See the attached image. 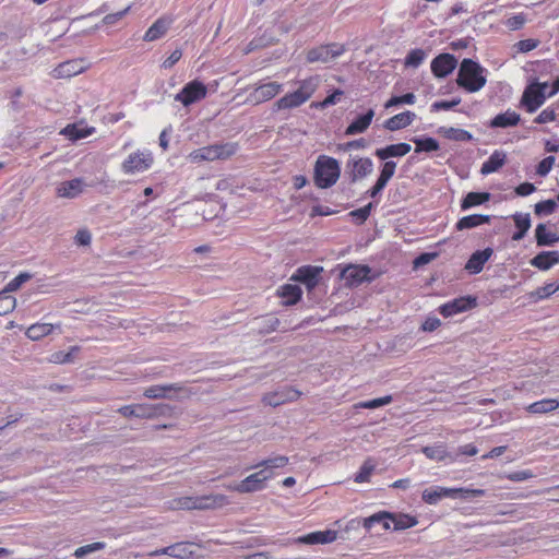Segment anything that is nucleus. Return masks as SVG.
Returning a JSON list of instances; mask_svg holds the SVG:
<instances>
[{
	"label": "nucleus",
	"mask_w": 559,
	"mask_h": 559,
	"mask_svg": "<svg viewBox=\"0 0 559 559\" xmlns=\"http://www.w3.org/2000/svg\"><path fill=\"white\" fill-rule=\"evenodd\" d=\"M288 462L289 460L285 455L264 460L254 466L260 471L250 474L238 484L229 485L227 489L240 493L260 491L265 488L266 481L275 476V469L285 467Z\"/></svg>",
	"instance_id": "obj_1"
},
{
	"label": "nucleus",
	"mask_w": 559,
	"mask_h": 559,
	"mask_svg": "<svg viewBox=\"0 0 559 559\" xmlns=\"http://www.w3.org/2000/svg\"><path fill=\"white\" fill-rule=\"evenodd\" d=\"M319 85V75H312L300 81L296 91L285 94L274 103V110H287L304 105L312 97Z\"/></svg>",
	"instance_id": "obj_2"
},
{
	"label": "nucleus",
	"mask_w": 559,
	"mask_h": 559,
	"mask_svg": "<svg viewBox=\"0 0 559 559\" xmlns=\"http://www.w3.org/2000/svg\"><path fill=\"white\" fill-rule=\"evenodd\" d=\"M486 82V69L472 59H463L457 73V85L469 93H475L480 91Z\"/></svg>",
	"instance_id": "obj_3"
},
{
	"label": "nucleus",
	"mask_w": 559,
	"mask_h": 559,
	"mask_svg": "<svg viewBox=\"0 0 559 559\" xmlns=\"http://www.w3.org/2000/svg\"><path fill=\"white\" fill-rule=\"evenodd\" d=\"M236 151L237 145L234 143L213 144L193 150L188 154L187 159L192 164L224 160L233 156Z\"/></svg>",
	"instance_id": "obj_4"
},
{
	"label": "nucleus",
	"mask_w": 559,
	"mask_h": 559,
	"mask_svg": "<svg viewBox=\"0 0 559 559\" xmlns=\"http://www.w3.org/2000/svg\"><path fill=\"white\" fill-rule=\"evenodd\" d=\"M485 495L483 489H468V488H447L441 486H433L423 491V500L428 504H437L443 498L452 499H468L471 497H480Z\"/></svg>",
	"instance_id": "obj_5"
},
{
	"label": "nucleus",
	"mask_w": 559,
	"mask_h": 559,
	"mask_svg": "<svg viewBox=\"0 0 559 559\" xmlns=\"http://www.w3.org/2000/svg\"><path fill=\"white\" fill-rule=\"evenodd\" d=\"M341 175L338 162L325 155L318 157L314 167V181L321 189H326L336 183Z\"/></svg>",
	"instance_id": "obj_6"
},
{
	"label": "nucleus",
	"mask_w": 559,
	"mask_h": 559,
	"mask_svg": "<svg viewBox=\"0 0 559 559\" xmlns=\"http://www.w3.org/2000/svg\"><path fill=\"white\" fill-rule=\"evenodd\" d=\"M556 93L547 83H532L523 92L521 106L530 114L535 112L546 99Z\"/></svg>",
	"instance_id": "obj_7"
},
{
	"label": "nucleus",
	"mask_w": 559,
	"mask_h": 559,
	"mask_svg": "<svg viewBox=\"0 0 559 559\" xmlns=\"http://www.w3.org/2000/svg\"><path fill=\"white\" fill-rule=\"evenodd\" d=\"M154 164V155L147 148L136 150L130 153L121 163V171L133 176L147 171Z\"/></svg>",
	"instance_id": "obj_8"
},
{
	"label": "nucleus",
	"mask_w": 559,
	"mask_h": 559,
	"mask_svg": "<svg viewBox=\"0 0 559 559\" xmlns=\"http://www.w3.org/2000/svg\"><path fill=\"white\" fill-rule=\"evenodd\" d=\"M227 503L228 499L224 495L182 497L174 501V508L181 510H205L223 507Z\"/></svg>",
	"instance_id": "obj_9"
},
{
	"label": "nucleus",
	"mask_w": 559,
	"mask_h": 559,
	"mask_svg": "<svg viewBox=\"0 0 559 559\" xmlns=\"http://www.w3.org/2000/svg\"><path fill=\"white\" fill-rule=\"evenodd\" d=\"M282 91L283 84L275 81L258 83L249 93L246 102L251 105H259L273 99Z\"/></svg>",
	"instance_id": "obj_10"
},
{
	"label": "nucleus",
	"mask_w": 559,
	"mask_h": 559,
	"mask_svg": "<svg viewBox=\"0 0 559 559\" xmlns=\"http://www.w3.org/2000/svg\"><path fill=\"white\" fill-rule=\"evenodd\" d=\"M207 87L199 80L187 83L182 90L175 95V100L188 107L206 97Z\"/></svg>",
	"instance_id": "obj_11"
},
{
	"label": "nucleus",
	"mask_w": 559,
	"mask_h": 559,
	"mask_svg": "<svg viewBox=\"0 0 559 559\" xmlns=\"http://www.w3.org/2000/svg\"><path fill=\"white\" fill-rule=\"evenodd\" d=\"M345 52L344 45L331 44L313 48L307 53V61L310 63L322 62L326 63L333 59L342 56Z\"/></svg>",
	"instance_id": "obj_12"
},
{
	"label": "nucleus",
	"mask_w": 559,
	"mask_h": 559,
	"mask_svg": "<svg viewBox=\"0 0 559 559\" xmlns=\"http://www.w3.org/2000/svg\"><path fill=\"white\" fill-rule=\"evenodd\" d=\"M476 306V298L472 296H463L455 298L447 304L439 307V312L444 317L449 318L457 313L467 311Z\"/></svg>",
	"instance_id": "obj_13"
},
{
	"label": "nucleus",
	"mask_w": 559,
	"mask_h": 559,
	"mask_svg": "<svg viewBox=\"0 0 559 559\" xmlns=\"http://www.w3.org/2000/svg\"><path fill=\"white\" fill-rule=\"evenodd\" d=\"M85 188L86 183L82 178L61 181L56 186V195L61 199H75L84 192Z\"/></svg>",
	"instance_id": "obj_14"
},
{
	"label": "nucleus",
	"mask_w": 559,
	"mask_h": 559,
	"mask_svg": "<svg viewBox=\"0 0 559 559\" xmlns=\"http://www.w3.org/2000/svg\"><path fill=\"white\" fill-rule=\"evenodd\" d=\"M457 60L451 53H441L437 56L430 64L431 72L437 78H445L456 68Z\"/></svg>",
	"instance_id": "obj_15"
},
{
	"label": "nucleus",
	"mask_w": 559,
	"mask_h": 559,
	"mask_svg": "<svg viewBox=\"0 0 559 559\" xmlns=\"http://www.w3.org/2000/svg\"><path fill=\"white\" fill-rule=\"evenodd\" d=\"M349 168L350 178L353 181H357L368 177L373 170V163L368 157H352L347 163Z\"/></svg>",
	"instance_id": "obj_16"
},
{
	"label": "nucleus",
	"mask_w": 559,
	"mask_h": 559,
	"mask_svg": "<svg viewBox=\"0 0 559 559\" xmlns=\"http://www.w3.org/2000/svg\"><path fill=\"white\" fill-rule=\"evenodd\" d=\"M87 68V63L83 59L68 60L60 63L52 71L56 79H69L82 73Z\"/></svg>",
	"instance_id": "obj_17"
},
{
	"label": "nucleus",
	"mask_w": 559,
	"mask_h": 559,
	"mask_svg": "<svg viewBox=\"0 0 559 559\" xmlns=\"http://www.w3.org/2000/svg\"><path fill=\"white\" fill-rule=\"evenodd\" d=\"M370 269L367 265H348L342 273L341 277L350 286H357L369 280Z\"/></svg>",
	"instance_id": "obj_18"
},
{
	"label": "nucleus",
	"mask_w": 559,
	"mask_h": 559,
	"mask_svg": "<svg viewBox=\"0 0 559 559\" xmlns=\"http://www.w3.org/2000/svg\"><path fill=\"white\" fill-rule=\"evenodd\" d=\"M174 23V17L171 15H163L157 19L145 32L143 39L145 41H154L162 38L170 25Z\"/></svg>",
	"instance_id": "obj_19"
},
{
	"label": "nucleus",
	"mask_w": 559,
	"mask_h": 559,
	"mask_svg": "<svg viewBox=\"0 0 559 559\" xmlns=\"http://www.w3.org/2000/svg\"><path fill=\"white\" fill-rule=\"evenodd\" d=\"M322 271L323 269L321 266H301L292 276V280L301 282L308 289H312L318 284V276Z\"/></svg>",
	"instance_id": "obj_20"
},
{
	"label": "nucleus",
	"mask_w": 559,
	"mask_h": 559,
	"mask_svg": "<svg viewBox=\"0 0 559 559\" xmlns=\"http://www.w3.org/2000/svg\"><path fill=\"white\" fill-rule=\"evenodd\" d=\"M493 250L486 248L474 252L465 264V270L469 274H478L483 271L485 263L492 257Z\"/></svg>",
	"instance_id": "obj_21"
},
{
	"label": "nucleus",
	"mask_w": 559,
	"mask_h": 559,
	"mask_svg": "<svg viewBox=\"0 0 559 559\" xmlns=\"http://www.w3.org/2000/svg\"><path fill=\"white\" fill-rule=\"evenodd\" d=\"M337 539V532L334 530H326V531H317L309 533L305 536H300L297 538L298 543L301 544H330Z\"/></svg>",
	"instance_id": "obj_22"
},
{
	"label": "nucleus",
	"mask_w": 559,
	"mask_h": 559,
	"mask_svg": "<svg viewBox=\"0 0 559 559\" xmlns=\"http://www.w3.org/2000/svg\"><path fill=\"white\" fill-rule=\"evenodd\" d=\"M94 132H95L94 127H88V126L84 124L83 122H79V123L68 124L60 131V134L64 135L66 138H68L71 141H76V140L85 139V138L92 135Z\"/></svg>",
	"instance_id": "obj_23"
},
{
	"label": "nucleus",
	"mask_w": 559,
	"mask_h": 559,
	"mask_svg": "<svg viewBox=\"0 0 559 559\" xmlns=\"http://www.w3.org/2000/svg\"><path fill=\"white\" fill-rule=\"evenodd\" d=\"M421 452L431 461L442 462L447 459H449L450 462L455 461V457H452V454L448 451L447 444L443 442H437L432 445L424 447Z\"/></svg>",
	"instance_id": "obj_24"
},
{
	"label": "nucleus",
	"mask_w": 559,
	"mask_h": 559,
	"mask_svg": "<svg viewBox=\"0 0 559 559\" xmlns=\"http://www.w3.org/2000/svg\"><path fill=\"white\" fill-rule=\"evenodd\" d=\"M412 150L408 143L391 144L385 147L377 148L376 156L382 160H386L391 157H403L408 154Z\"/></svg>",
	"instance_id": "obj_25"
},
{
	"label": "nucleus",
	"mask_w": 559,
	"mask_h": 559,
	"mask_svg": "<svg viewBox=\"0 0 559 559\" xmlns=\"http://www.w3.org/2000/svg\"><path fill=\"white\" fill-rule=\"evenodd\" d=\"M55 330L61 332V324L41 323L37 322L32 324L26 330V336L32 341H39L43 337L51 334Z\"/></svg>",
	"instance_id": "obj_26"
},
{
	"label": "nucleus",
	"mask_w": 559,
	"mask_h": 559,
	"mask_svg": "<svg viewBox=\"0 0 559 559\" xmlns=\"http://www.w3.org/2000/svg\"><path fill=\"white\" fill-rule=\"evenodd\" d=\"M557 264H559L558 251H543L531 260V265L542 271H547Z\"/></svg>",
	"instance_id": "obj_27"
},
{
	"label": "nucleus",
	"mask_w": 559,
	"mask_h": 559,
	"mask_svg": "<svg viewBox=\"0 0 559 559\" xmlns=\"http://www.w3.org/2000/svg\"><path fill=\"white\" fill-rule=\"evenodd\" d=\"M416 115L413 111H404L389 118L384 122V128L389 131H397L412 124Z\"/></svg>",
	"instance_id": "obj_28"
},
{
	"label": "nucleus",
	"mask_w": 559,
	"mask_h": 559,
	"mask_svg": "<svg viewBox=\"0 0 559 559\" xmlns=\"http://www.w3.org/2000/svg\"><path fill=\"white\" fill-rule=\"evenodd\" d=\"M374 117L373 109H369L365 115L357 117L345 130L346 135H355L365 132Z\"/></svg>",
	"instance_id": "obj_29"
},
{
	"label": "nucleus",
	"mask_w": 559,
	"mask_h": 559,
	"mask_svg": "<svg viewBox=\"0 0 559 559\" xmlns=\"http://www.w3.org/2000/svg\"><path fill=\"white\" fill-rule=\"evenodd\" d=\"M299 393L295 390H282L272 393H267L263 396V402L271 406H278L288 401L295 400Z\"/></svg>",
	"instance_id": "obj_30"
},
{
	"label": "nucleus",
	"mask_w": 559,
	"mask_h": 559,
	"mask_svg": "<svg viewBox=\"0 0 559 559\" xmlns=\"http://www.w3.org/2000/svg\"><path fill=\"white\" fill-rule=\"evenodd\" d=\"M521 120L520 115L511 109H508L507 111L497 115L491 121L490 127L491 128H509V127H515Z\"/></svg>",
	"instance_id": "obj_31"
},
{
	"label": "nucleus",
	"mask_w": 559,
	"mask_h": 559,
	"mask_svg": "<svg viewBox=\"0 0 559 559\" xmlns=\"http://www.w3.org/2000/svg\"><path fill=\"white\" fill-rule=\"evenodd\" d=\"M506 153L502 151H495L489 158L483 163L480 174L486 176L497 171L506 163Z\"/></svg>",
	"instance_id": "obj_32"
},
{
	"label": "nucleus",
	"mask_w": 559,
	"mask_h": 559,
	"mask_svg": "<svg viewBox=\"0 0 559 559\" xmlns=\"http://www.w3.org/2000/svg\"><path fill=\"white\" fill-rule=\"evenodd\" d=\"M438 134L456 142H468L473 140L472 133L464 129L454 128V127H440L438 128Z\"/></svg>",
	"instance_id": "obj_33"
},
{
	"label": "nucleus",
	"mask_w": 559,
	"mask_h": 559,
	"mask_svg": "<svg viewBox=\"0 0 559 559\" xmlns=\"http://www.w3.org/2000/svg\"><path fill=\"white\" fill-rule=\"evenodd\" d=\"M559 408V401L556 399H544L530 404L526 411L531 414L542 415Z\"/></svg>",
	"instance_id": "obj_34"
},
{
	"label": "nucleus",
	"mask_w": 559,
	"mask_h": 559,
	"mask_svg": "<svg viewBox=\"0 0 559 559\" xmlns=\"http://www.w3.org/2000/svg\"><path fill=\"white\" fill-rule=\"evenodd\" d=\"M535 237L539 247L551 246L559 241V236L548 230L545 224H538L536 226Z\"/></svg>",
	"instance_id": "obj_35"
},
{
	"label": "nucleus",
	"mask_w": 559,
	"mask_h": 559,
	"mask_svg": "<svg viewBox=\"0 0 559 559\" xmlns=\"http://www.w3.org/2000/svg\"><path fill=\"white\" fill-rule=\"evenodd\" d=\"M489 222H490L489 215L472 214V215L462 217L456 223V229H459V230L471 229V228L487 224Z\"/></svg>",
	"instance_id": "obj_36"
},
{
	"label": "nucleus",
	"mask_w": 559,
	"mask_h": 559,
	"mask_svg": "<svg viewBox=\"0 0 559 559\" xmlns=\"http://www.w3.org/2000/svg\"><path fill=\"white\" fill-rule=\"evenodd\" d=\"M285 305H295L302 296L301 288L296 284H285L278 290Z\"/></svg>",
	"instance_id": "obj_37"
},
{
	"label": "nucleus",
	"mask_w": 559,
	"mask_h": 559,
	"mask_svg": "<svg viewBox=\"0 0 559 559\" xmlns=\"http://www.w3.org/2000/svg\"><path fill=\"white\" fill-rule=\"evenodd\" d=\"M376 524H381L384 530L391 528V519L389 512H378L371 516L362 519V526L370 531Z\"/></svg>",
	"instance_id": "obj_38"
},
{
	"label": "nucleus",
	"mask_w": 559,
	"mask_h": 559,
	"mask_svg": "<svg viewBox=\"0 0 559 559\" xmlns=\"http://www.w3.org/2000/svg\"><path fill=\"white\" fill-rule=\"evenodd\" d=\"M490 198V194L487 192H469L463 199L461 207L462 210H467L477 205H480L487 202Z\"/></svg>",
	"instance_id": "obj_39"
},
{
	"label": "nucleus",
	"mask_w": 559,
	"mask_h": 559,
	"mask_svg": "<svg viewBox=\"0 0 559 559\" xmlns=\"http://www.w3.org/2000/svg\"><path fill=\"white\" fill-rule=\"evenodd\" d=\"M559 118V103L551 104L547 108L540 111L535 118L534 122L544 124L554 122Z\"/></svg>",
	"instance_id": "obj_40"
},
{
	"label": "nucleus",
	"mask_w": 559,
	"mask_h": 559,
	"mask_svg": "<svg viewBox=\"0 0 559 559\" xmlns=\"http://www.w3.org/2000/svg\"><path fill=\"white\" fill-rule=\"evenodd\" d=\"M390 519H391V527H393L396 531L409 528L417 524V520L414 516H411L408 514L393 515L390 513Z\"/></svg>",
	"instance_id": "obj_41"
},
{
	"label": "nucleus",
	"mask_w": 559,
	"mask_h": 559,
	"mask_svg": "<svg viewBox=\"0 0 559 559\" xmlns=\"http://www.w3.org/2000/svg\"><path fill=\"white\" fill-rule=\"evenodd\" d=\"M193 555L192 545L189 543H177L169 546V556L177 559H188Z\"/></svg>",
	"instance_id": "obj_42"
},
{
	"label": "nucleus",
	"mask_w": 559,
	"mask_h": 559,
	"mask_svg": "<svg viewBox=\"0 0 559 559\" xmlns=\"http://www.w3.org/2000/svg\"><path fill=\"white\" fill-rule=\"evenodd\" d=\"M558 292V287H556L555 282L546 283L544 286L538 287L536 290L530 294V298L537 302L539 300L546 299Z\"/></svg>",
	"instance_id": "obj_43"
},
{
	"label": "nucleus",
	"mask_w": 559,
	"mask_h": 559,
	"mask_svg": "<svg viewBox=\"0 0 559 559\" xmlns=\"http://www.w3.org/2000/svg\"><path fill=\"white\" fill-rule=\"evenodd\" d=\"M427 58V52L424 49L416 48L411 50L405 57L404 64L408 68L419 67Z\"/></svg>",
	"instance_id": "obj_44"
},
{
	"label": "nucleus",
	"mask_w": 559,
	"mask_h": 559,
	"mask_svg": "<svg viewBox=\"0 0 559 559\" xmlns=\"http://www.w3.org/2000/svg\"><path fill=\"white\" fill-rule=\"evenodd\" d=\"M413 142L416 144L415 152H435L439 150V143L433 138H415Z\"/></svg>",
	"instance_id": "obj_45"
},
{
	"label": "nucleus",
	"mask_w": 559,
	"mask_h": 559,
	"mask_svg": "<svg viewBox=\"0 0 559 559\" xmlns=\"http://www.w3.org/2000/svg\"><path fill=\"white\" fill-rule=\"evenodd\" d=\"M416 103V96L413 93H407L402 96H393L388 99L384 104L385 109H390L393 107L402 106V105H414Z\"/></svg>",
	"instance_id": "obj_46"
},
{
	"label": "nucleus",
	"mask_w": 559,
	"mask_h": 559,
	"mask_svg": "<svg viewBox=\"0 0 559 559\" xmlns=\"http://www.w3.org/2000/svg\"><path fill=\"white\" fill-rule=\"evenodd\" d=\"M79 352V347L73 346L68 352L59 350L51 354L49 361L52 364H66L73 359V356Z\"/></svg>",
	"instance_id": "obj_47"
},
{
	"label": "nucleus",
	"mask_w": 559,
	"mask_h": 559,
	"mask_svg": "<svg viewBox=\"0 0 559 559\" xmlns=\"http://www.w3.org/2000/svg\"><path fill=\"white\" fill-rule=\"evenodd\" d=\"M16 307V299L8 293L1 292L0 293V316H4L11 311L14 310Z\"/></svg>",
	"instance_id": "obj_48"
},
{
	"label": "nucleus",
	"mask_w": 559,
	"mask_h": 559,
	"mask_svg": "<svg viewBox=\"0 0 559 559\" xmlns=\"http://www.w3.org/2000/svg\"><path fill=\"white\" fill-rule=\"evenodd\" d=\"M374 467L376 465L370 460L366 461L356 474L355 481L359 484L368 481Z\"/></svg>",
	"instance_id": "obj_49"
},
{
	"label": "nucleus",
	"mask_w": 559,
	"mask_h": 559,
	"mask_svg": "<svg viewBox=\"0 0 559 559\" xmlns=\"http://www.w3.org/2000/svg\"><path fill=\"white\" fill-rule=\"evenodd\" d=\"M396 169V163L393 160H385L382 165L380 176L378 178L379 181H382L384 185H388L390 179L394 176Z\"/></svg>",
	"instance_id": "obj_50"
},
{
	"label": "nucleus",
	"mask_w": 559,
	"mask_h": 559,
	"mask_svg": "<svg viewBox=\"0 0 559 559\" xmlns=\"http://www.w3.org/2000/svg\"><path fill=\"white\" fill-rule=\"evenodd\" d=\"M373 207V204L372 203H368L367 205L360 207V209H357V210H354L352 212H349V216L357 223V224H362L364 222L367 221V218L369 217L370 215V212Z\"/></svg>",
	"instance_id": "obj_51"
},
{
	"label": "nucleus",
	"mask_w": 559,
	"mask_h": 559,
	"mask_svg": "<svg viewBox=\"0 0 559 559\" xmlns=\"http://www.w3.org/2000/svg\"><path fill=\"white\" fill-rule=\"evenodd\" d=\"M175 390L173 385L169 386H163V385H153L147 388L144 391V396L148 399H162L166 396L167 391Z\"/></svg>",
	"instance_id": "obj_52"
},
{
	"label": "nucleus",
	"mask_w": 559,
	"mask_h": 559,
	"mask_svg": "<svg viewBox=\"0 0 559 559\" xmlns=\"http://www.w3.org/2000/svg\"><path fill=\"white\" fill-rule=\"evenodd\" d=\"M31 278L28 273H20L13 280H11L4 287V293H12L17 290L25 282Z\"/></svg>",
	"instance_id": "obj_53"
},
{
	"label": "nucleus",
	"mask_w": 559,
	"mask_h": 559,
	"mask_svg": "<svg viewBox=\"0 0 559 559\" xmlns=\"http://www.w3.org/2000/svg\"><path fill=\"white\" fill-rule=\"evenodd\" d=\"M512 218L518 230L527 233L531 228V216L528 213H515Z\"/></svg>",
	"instance_id": "obj_54"
},
{
	"label": "nucleus",
	"mask_w": 559,
	"mask_h": 559,
	"mask_svg": "<svg viewBox=\"0 0 559 559\" xmlns=\"http://www.w3.org/2000/svg\"><path fill=\"white\" fill-rule=\"evenodd\" d=\"M105 548V544L102 543V542H96V543H92V544H88V545H85V546H82V547H79L75 551H74V556L76 558H83L85 557L86 555L88 554H92L94 551H98V550H102Z\"/></svg>",
	"instance_id": "obj_55"
},
{
	"label": "nucleus",
	"mask_w": 559,
	"mask_h": 559,
	"mask_svg": "<svg viewBox=\"0 0 559 559\" xmlns=\"http://www.w3.org/2000/svg\"><path fill=\"white\" fill-rule=\"evenodd\" d=\"M557 204L554 200H545L535 204V213L537 215H549L555 212Z\"/></svg>",
	"instance_id": "obj_56"
},
{
	"label": "nucleus",
	"mask_w": 559,
	"mask_h": 559,
	"mask_svg": "<svg viewBox=\"0 0 559 559\" xmlns=\"http://www.w3.org/2000/svg\"><path fill=\"white\" fill-rule=\"evenodd\" d=\"M555 162H556L555 156H548V157L544 158L543 160H540L536 168L537 175H539L540 177H546L552 169Z\"/></svg>",
	"instance_id": "obj_57"
},
{
	"label": "nucleus",
	"mask_w": 559,
	"mask_h": 559,
	"mask_svg": "<svg viewBox=\"0 0 559 559\" xmlns=\"http://www.w3.org/2000/svg\"><path fill=\"white\" fill-rule=\"evenodd\" d=\"M391 402H392V396L391 395H385V396H382V397H378V399H373V400H370V401H367V402H362V403L359 404V407L373 409V408H378V407L388 405Z\"/></svg>",
	"instance_id": "obj_58"
},
{
	"label": "nucleus",
	"mask_w": 559,
	"mask_h": 559,
	"mask_svg": "<svg viewBox=\"0 0 559 559\" xmlns=\"http://www.w3.org/2000/svg\"><path fill=\"white\" fill-rule=\"evenodd\" d=\"M130 9H131V7L129 5L119 12L107 14L103 19V24H105V25L116 24L117 22H119L121 19H123L129 13Z\"/></svg>",
	"instance_id": "obj_59"
},
{
	"label": "nucleus",
	"mask_w": 559,
	"mask_h": 559,
	"mask_svg": "<svg viewBox=\"0 0 559 559\" xmlns=\"http://www.w3.org/2000/svg\"><path fill=\"white\" fill-rule=\"evenodd\" d=\"M526 22V17L523 13H519V14H515L511 17H509L504 24L507 27H509L510 29H519L521 28Z\"/></svg>",
	"instance_id": "obj_60"
},
{
	"label": "nucleus",
	"mask_w": 559,
	"mask_h": 559,
	"mask_svg": "<svg viewBox=\"0 0 559 559\" xmlns=\"http://www.w3.org/2000/svg\"><path fill=\"white\" fill-rule=\"evenodd\" d=\"M461 103L460 98L453 99V100H441L436 102L431 105V109L435 111L438 110H448L453 108L454 106L459 105Z\"/></svg>",
	"instance_id": "obj_61"
},
{
	"label": "nucleus",
	"mask_w": 559,
	"mask_h": 559,
	"mask_svg": "<svg viewBox=\"0 0 559 559\" xmlns=\"http://www.w3.org/2000/svg\"><path fill=\"white\" fill-rule=\"evenodd\" d=\"M91 240L92 235L87 229H80L74 237V241L79 246H88Z\"/></svg>",
	"instance_id": "obj_62"
},
{
	"label": "nucleus",
	"mask_w": 559,
	"mask_h": 559,
	"mask_svg": "<svg viewBox=\"0 0 559 559\" xmlns=\"http://www.w3.org/2000/svg\"><path fill=\"white\" fill-rule=\"evenodd\" d=\"M538 46V41L536 39H523L516 44V48L520 52H528L535 49Z\"/></svg>",
	"instance_id": "obj_63"
},
{
	"label": "nucleus",
	"mask_w": 559,
	"mask_h": 559,
	"mask_svg": "<svg viewBox=\"0 0 559 559\" xmlns=\"http://www.w3.org/2000/svg\"><path fill=\"white\" fill-rule=\"evenodd\" d=\"M182 57V52L179 49L174 50L163 62L165 69L174 67Z\"/></svg>",
	"instance_id": "obj_64"
}]
</instances>
